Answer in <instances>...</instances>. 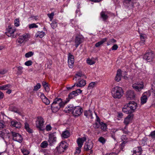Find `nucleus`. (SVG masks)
<instances>
[{
    "label": "nucleus",
    "mask_w": 155,
    "mask_h": 155,
    "mask_svg": "<svg viewBox=\"0 0 155 155\" xmlns=\"http://www.w3.org/2000/svg\"><path fill=\"white\" fill-rule=\"evenodd\" d=\"M111 94L114 98L119 99L123 96L124 92L122 87L116 86L112 89Z\"/></svg>",
    "instance_id": "1"
},
{
    "label": "nucleus",
    "mask_w": 155,
    "mask_h": 155,
    "mask_svg": "<svg viewBox=\"0 0 155 155\" xmlns=\"http://www.w3.org/2000/svg\"><path fill=\"white\" fill-rule=\"evenodd\" d=\"M155 54L153 52L150 50L147 51L143 56V59L148 62H150L153 61L154 58Z\"/></svg>",
    "instance_id": "2"
},
{
    "label": "nucleus",
    "mask_w": 155,
    "mask_h": 155,
    "mask_svg": "<svg viewBox=\"0 0 155 155\" xmlns=\"http://www.w3.org/2000/svg\"><path fill=\"white\" fill-rule=\"evenodd\" d=\"M29 38V35L28 34H25L20 36L16 41L18 45H21L23 43L28 41Z\"/></svg>",
    "instance_id": "3"
},
{
    "label": "nucleus",
    "mask_w": 155,
    "mask_h": 155,
    "mask_svg": "<svg viewBox=\"0 0 155 155\" xmlns=\"http://www.w3.org/2000/svg\"><path fill=\"white\" fill-rule=\"evenodd\" d=\"M86 138L84 137L82 138H78L77 140V142L78 146L76 148L75 153H79L81 152V149L83 144L86 141Z\"/></svg>",
    "instance_id": "4"
},
{
    "label": "nucleus",
    "mask_w": 155,
    "mask_h": 155,
    "mask_svg": "<svg viewBox=\"0 0 155 155\" xmlns=\"http://www.w3.org/2000/svg\"><path fill=\"white\" fill-rule=\"evenodd\" d=\"M137 2V0H124L123 4L127 8H130L134 7V4Z\"/></svg>",
    "instance_id": "5"
},
{
    "label": "nucleus",
    "mask_w": 155,
    "mask_h": 155,
    "mask_svg": "<svg viewBox=\"0 0 155 155\" xmlns=\"http://www.w3.org/2000/svg\"><path fill=\"white\" fill-rule=\"evenodd\" d=\"M67 144L66 142L63 141L59 143V146L57 148V153L58 154L61 153L64 151L67 147Z\"/></svg>",
    "instance_id": "6"
},
{
    "label": "nucleus",
    "mask_w": 155,
    "mask_h": 155,
    "mask_svg": "<svg viewBox=\"0 0 155 155\" xmlns=\"http://www.w3.org/2000/svg\"><path fill=\"white\" fill-rule=\"evenodd\" d=\"M11 133L12 136L13 140H14L19 143L22 142L23 138L20 134L13 131H12Z\"/></svg>",
    "instance_id": "7"
},
{
    "label": "nucleus",
    "mask_w": 155,
    "mask_h": 155,
    "mask_svg": "<svg viewBox=\"0 0 155 155\" xmlns=\"http://www.w3.org/2000/svg\"><path fill=\"white\" fill-rule=\"evenodd\" d=\"M67 104L65 103V100H63L60 98L57 97L54 99L52 104H58L59 107H64Z\"/></svg>",
    "instance_id": "8"
},
{
    "label": "nucleus",
    "mask_w": 155,
    "mask_h": 155,
    "mask_svg": "<svg viewBox=\"0 0 155 155\" xmlns=\"http://www.w3.org/2000/svg\"><path fill=\"white\" fill-rule=\"evenodd\" d=\"M48 137V142L51 146L53 144L56 142L57 138L55 132L49 134Z\"/></svg>",
    "instance_id": "9"
},
{
    "label": "nucleus",
    "mask_w": 155,
    "mask_h": 155,
    "mask_svg": "<svg viewBox=\"0 0 155 155\" xmlns=\"http://www.w3.org/2000/svg\"><path fill=\"white\" fill-rule=\"evenodd\" d=\"M44 119L41 117H38L36 122V126L40 130H42V127L44 124Z\"/></svg>",
    "instance_id": "10"
},
{
    "label": "nucleus",
    "mask_w": 155,
    "mask_h": 155,
    "mask_svg": "<svg viewBox=\"0 0 155 155\" xmlns=\"http://www.w3.org/2000/svg\"><path fill=\"white\" fill-rule=\"evenodd\" d=\"M132 87L136 91H140L143 88V83L142 82H137L133 84Z\"/></svg>",
    "instance_id": "11"
},
{
    "label": "nucleus",
    "mask_w": 155,
    "mask_h": 155,
    "mask_svg": "<svg viewBox=\"0 0 155 155\" xmlns=\"http://www.w3.org/2000/svg\"><path fill=\"white\" fill-rule=\"evenodd\" d=\"M151 95V94L150 91H148L144 92L142 95L141 97L140 101L141 103L142 104L145 103L147 100V98Z\"/></svg>",
    "instance_id": "12"
},
{
    "label": "nucleus",
    "mask_w": 155,
    "mask_h": 155,
    "mask_svg": "<svg viewBox=\"0 0 155 155\" xmlns=\"http://www.w3.org/2000/svg\"><path fill=\"white\" fill-rule=\"evenodd\" d=\"M82 111L83 110L81 107H74L72 114L74 116H78L81 114Z\"/></svg>",
    "instance_id": "13"
},
{
    "label": "nucleus",
    "mask_w": 155,
    "mask_h": 155,
    "mask_svg": "<svg viewBox=\"0 0 155 155\" xmlns=\"http://www.w3.org/2000/svg\"><path fill=\"white\" fill-rule=\"evenodd\" d=\"M83 38L82 36L78 35L76 37L75 39V46L76 48L83 42Z\"/></svg>",
    "instance_id": "14"
},
{
    "label": "nucleus",
    "mask_w": 155,
    "mask_h": 155,
    "mask_svg": "<svg viewBox=\"0 0 155 155\" xmlns=\"http://www.w3.org/2000/svg\"><path fill=\"white\" fill-rule=\"evenodd\" d=\"M136 108V107H123L122 111L126 114H130L134 112Z\"/></svg>",
    "instance_id": "15"
},
{
    "label": "nucleus",
    "mask_w": 155,
    "mask_h": 155,
    "mask_svg": "<svg viewBox=\"0 0 155 155\" xmlns=\"http://www.w3.org/2000/svg\"><path fill=\"white\" fill-rule=\"evenodd\" d=\"M133 114H129L126 118H125L124 121V124L127 126L130 123L133 118Z\"/></svg>",
    "instance_id": "16"
},
{
    "label": "nucleus",
    "mask_w": 155,
    "mask_h": 155,
    "mask_svg": "<svg viewBox=\"0 0 155 155\" xmlns=\"http://www.w3.org/2000/svg\"><path fill=\"white\" fill-rule=\"evenodd\" d=\"M15 31V29L14 28H13L10 27L8 29L7 31L6 32V34L8 37H11L12 36H13V34Z\"/></svg>",
    "instance_id": "17"
},
{
    "label": "nucleus",
    "mask_w": 155,
    "mask_h": 155,
    "mask_svg": "<svg viewBox=\"0 0 155 155\" xmlns=\"http://www.w3.org/2000/svg\"><path fill=\"white\" fill-rule=\"evenodd\" d=\"M93 147V144L91 141L86 142L84 145V149L86 151L91 150Z\"/></svg>",
    "instance_id": "18"
},
{
    "label": "nucleus",
    "mask_w": 155,
    "mask_h": 155,
    "mask_svg": "<svg viewBox=\"0 0 155 155\" xmlns=\"http://www.w3.org/2000/svg\"><path fill=\"white\" fill-rule=\"evenodd\" d=\"M108 12L102 11L100 13V17L104 21H105L108 18Z\"/></svg>",
    "instance_id": "19"
},
{
    "label": "nucleus",
    "mask_w": 155,
    "mask_h": 155,
    "mask_svg": "<svg viewBox=\"0 0 155 155\" xmlns=\"http://www.w3.org/2000/svg\"><path fill=\"white\" fill-rule=\"evenodd\" d=\"M121 71L120 69H119L117 71L115 80L117 82H119L121 80Z\"/></svg>",
    "instance_id": "20"
},
{
    "label": "nucleus",
    "mask_w": 155,
    "mask_h": 155,
    "mask_svg": "<svg viewBox=\"0 0 155 155\" xmlns=\"http://www.w3.org/2000/svg\"><path fill=\"white\" fill-rule=\"evenodd\" d=\"M126 97L127 98L133 99L135 97V94L134 91L129 90L127 91L126 94Z\"/></svg>",
    "instance_id": "21"
},
{
    "label": "nucleus",
    "mask_w": 155,
    "mask_h": 155,
    "mask_svg": "<svg viewBox=\"0 0 155 155\" xmlns=\"http://www.w3.org/2000/svg\"><path fill=\"white\" fill-rule=\"evenodd\" d=\"M11 125L16 128H20L21 126V123L15 120H12L11 122Z\"/></svg>",
    "instance_id": "22"
},
{
    "label": "nucleus",
    "mask_w": 155,
    "mask_h": 155,
    "mask_svg": "<svg viewBox=\"0 0 155 155\" xmlns=\"http://www.w3.org/2000/svg\"><path fill=\"white\" fill-rule=\"evenodd\" d=\"M86 84V81L82 79L76 84V86L78 87H84Z\"/></svg>",
    "instance_id": "23"
},
{
    "label": "nucleus",
    "mask_w": 155,
    "mask_h": 155,
    "mask_svg": "<svg viewBox=\"0 0 155 155\" xmlns=\"http://www.w3.org/2000/svg\"><path fill=\"white\" fill-rule=\"evenodd\" d=\"M137 104L133 101H130L127 103L124 107H137Z\"/></svg>",
    "instance_id": "24"
},
{
    "label": "nucleus",
    "mask_w": 155,
    "mask_h": 155,
    "mask_svg": "<svg viewBox=\"0 0 155 155\" xmlns=\"http://www.w3.org/2000/svg\"><path fill=\"white\" fill-rule=\"evenodd\" d=\"M84 115L88 118H90L91 119L93 118L92 115V112L90 110L85 111L84 112Z\"/></svg>",
    "instance_id": "25"
},
{
    "label": "nucleus",
    "mask_w": 155,
    "mask_h": 155,
    "mask_svg": "<svg viewBox=\"0 0 155 155\" xmlns=\"http://www.w3.org/2000/svg\"><path fill=\"white\" fill-rule=\"evenodd\" d=\"M107 38H105L102 39L100 41L97 43L95 45V46L96 47H98L101 45H102L107 40Z\"/></svg>",
    "instance_id": "26"
},
{
    "label": "nucleus",
    "mask_w": 155,
    "mask_h": 155,
    "mask_svg": "<svg viewBox=\"0 0 155 155\" xmlns=\"http://www.w3.org/2000/svg\"><path fill=\"white\" fill-rule=\"evenodd\" d=\"M45 35V32L41 31H38L35 34V37H39L41 38L43 37Z\"/></svg>",
    "instance_id": "27"
},
{
    "label": "nucleus",
    "mask_w": 155,
    "mask_h": 155,
    "mask_svg": "<svg viewBox=\"0 0 155 155\" xmlns=\"http://www.w3.org/2000/svg\"><path fill=\"white\" fill-rule=\"evenodd\" d=\"M11 85L10 84H5L0 86V90H6L11 88Z\"/></svg>",
    "instance_id": "28"
},
{
    "label": "nucleus",
    "mask_w": 155,
    "mask_h": 155,
    "mask_svg": "<svg viewBox=\"0 0 155 155\" xmlns=\"http://www.w3.org/2000/svg\"><path fill=\"white\" fill-rule=\"evenodd\" d=\"M70 135V133L68 130H66L63 132L62 137L64 138H68Z\"/></svg>",
    "instance_id": "29"
},
{
    "label": "nucleus",
    "mask_w": 155,
    "mask_h": 155,
    "mask_svg": "<svg viewBox=\"0 0 155 155\" xmlns=\"http://www.w3.org/2000/svg\"><path fill=\"white\" fill-rule=\"evenodd\" d=\"M68 61L74 63V56L71 54L70 53H69L68 54Z\"/></svg>",
    "instance_id": "30"
},
{
    "label": "nucleus",
    "mask_w": 155,
    "mask_h": 155,
    "mask_svg": "<svg viewBox=\"0 0 155 155\" xmlns=\"http://www.w3.org/2000/svg\"><path fill=\"white\" fill-rule=\"evenodd\" d=\"M25 128L28 133H31L32 132V130L29 128V125L27 123H25Z\"/></svg>",
    "instance_id": "31"
},
{
    "label": "nucleus",
    "mask_w": 155,
    "mask_h": 155,
    "mask_svg": "<svg viewBox=\"0 0 155 155\" xmlns=\"http://www.w3.org/2000/svg\"><path fill=\"white\" fill-rule=\"evenodd\" d=\"M58 21L56 20H53L50 25L53 29H55L57 26Z\"/></svg>",
    "instance_id": "32"
},
{
    "label": "nucleus",
    "mask_w": 155,
    "mask_h": 155,
    "mask_svg": "<svg viewBox=\"0 0 155 155\" xmlns=\"http://www.w3.org/2000/svg\"><path fill=\"white\" fill-rule=\"evenodd\" d=\"M141 147H135L134 149L133 152L140 154V152L141 151Z\"/></svg>",
    "instance_id": "33"
},
{
    "label": "nucleus",
    "mask_w": 155,
    "mask_h": 155,
    "mask_svg": "<svg viewBox=\"0 0 155 155\" xmlns=\"http://www.w3.org/2000/svg\"><path fill=\"white\" fill-rule=\"evenodd\" d=\"M121 139L123 142L121 144L123 145L125 144L127 141V138L125 135H123L121 137Z\"/></svg>",
    "instance_id": "34"
},
{
    "label": "nucleus",
    "mask_w": 155,
    "mask_h": 155,
    "mask_svg": "<svg viewBox=\"0 0 155 155\" xmlns=\"http://www.w3.org/2000/svg\"><path fill=\"white\" fill-rule=\"evenodd\" d=\"M8 133V131L5 129L0 131V137L3 138V136L5 134Z\"/></svg>",
    "instance_id": "35"
},
{
    "label": "nucleus",
    "mask_w": 155,
    "mask_h": 155,
    "mask_svg": "<svg viewBox=\"0 0 155 155\" xmlns=\"http://www.w3.org/2000/svg\"><path fill=\"white\" fill-rule=\"evenodd\" d=\"M84 74H82L81 72H77L75 74V78H76L75 80H77V79L78 78V80L79 79V78L81 77Z\"/></svg>",
    "instance_id": "36"
},
{
    "label": "nucleus",
    "mask_w": 155,
    "mask_h": 155,
    "mask_svg": "<svg viewBox=\"0 0 155 155\" xmlns=\"http://www.w3.org/2000/svg\"><path fill=\"white\" fill-rule=\"evenodd\" d=\"M68 98H67L65 100V103H67L70 100L73 98L74 96H73V95H72L71 93H70L68 95Z\"/></svg>",
    "instance_id": "37"
},
{
    "label": "nucleus",
    "mask_w": 155,
    "mask_h": 155,
    "mask_svg": "<svg viewBox=\"0 0 155 155\" xmlns=\"http://www.w3.org/2000/svg\"><path fill=\"white\" fill-rule=\"evenodd\" d=\"M21 150L24 155H28L29 153V152L28 150L24 148H22Z\"/></svg>",
    "instance_id": "38"
},
{
    "label": "nucleus",
    "mask_w": 155,
    "mask_h": 155,
    "mask_svg": "<svg viewBox=\"0 0 155 155\" xmlns=\"http://www.w3.org/2000/svg\"><path fill=\"white\" fill-rule=\"evenodd\" d=\"M116 42V40L114 39H111L107 43V45L108 46L110 45L115 43Z\"/></svg>",
    "instance_id": "39"
},
{
    "label": "nucleus",
    "mask_w": 155,
    "mask_h": 155,
    "mask_svg": "<svg viewBox=\"0 0 155 155\" xmlns=\"http://www.w3.org/2000/svg\"><path fill=\"white\" fill-rule=\"evenodd\" d=\"M48 145L47 142L46 141H43L41 144V147L43 148H46Z\"/></svg>",
    "instance_id": "40"
},
{
    "label": "nucleus",
    "mask_w": 155,
    "mask_h": 155,
    "mask_svg": "<svg viewBox=\"0 0 155 155\" xmlns=\"http://www.w3.org/2000/svg\"><path fill=\"white\" fill-rule=\"evenodd\" d=\"M100 125L101 126V129L102 130H105L106 129L107 127L106 124L101 122Z\"/></svg>",
    "instance_id": "41"
},
{
    "label": "nucleus",
    "mask_w": 155,
    "mask_h": 155,
    "mask_svg": "<svg viewBox=\"0 0 155 155\" xmlns=\"http://www.w3.org/2000/svg\"><path fill=\"white\" fill-rule=\"evenodd\" d=\"M34 54V52L32 51H29V52L26 53L25 55V56L26 58H28L33 56Z\"/></svg>",
    "instance_id": "42"
},
{
    "label": "nucleus",
    "mask_w": 155,
    "mask_h": 155,
    "mask_svg": "<svg viewBox=\"0 0 155 155\" xmlns=\"http://www.w3.org/2000/svg\"><path fill=\"white\" fill-rule=\"evenodd\" d=\"M14 24L15 26L18 27L20 25V21L19 18H16L14 20Z\"/></svg>",
    "instance_id": "43"
},
{
    "label": "nucleus",
    "mask_w": 155,
    "mask_h": 155,
    "mask_svg": "<svg viewBox=\"0 0 155 155\" xmlns=\"http://www.w3.org/2000/svg\"><path fill=\"white\" fill-rule=\"evenodd\" d=\"M98 140L103 144H104L106 141V139L103 137H100Z\"/></svg>",
    "instance_id": "44"
},
{
    "label": "nucleus",
    "mask_w": 155,
    "mask_h": 155,
    "mask_svg": "<svg viewBox=\"0 0 155 155\" xmlns=\"http://www.w3.org/2000/svg\"><path fill=\"white\" fill-rule=\"evenodd\" d=\"M43 102L46 105H47L49 104L50 101L49 100L45 97L42 99Z\"/></svg>",
    "instance_id": "45"
},
{
    "label": "nucleus",
    "mask_w": 155,
    "mask_h": 155,
    "mask_svg": "<svg viewBox=\"0 0 155 155\" xmlns=\"http://www.w3.org/2000/svg\"><path fill=\"white\" fill-rule=\"evenodd\" d=\"M96 83L95 82H91L90 83L88 86V89H90L93 88L96 85Z\"/></svg>",
    "instance_id": "46"
},
{
    "label": "nucleus",
    "mask_w": 155,
    "mask_h": 155,
    "mask_svg": "<svg viewBox=\"0 0 155 155\" xmlns=\"http://www.w3.org/2000/svg\"><path fill=\"white\" fill-rule=\"evenodd\" d=\"M140 37L141 41L145 42L146 39V35L143 34H141L140 35Z\"/></svg>",
    "instance_id": "47"
},
{
    "label": "nucleus",
    "mask_w": 155,
    "mask_h": 155,
    "mask_svg": "<svg viewBox=\"0 0 155 155\" xmlns=\"http://www.w3.org/2000/svg\"><path fill=\"white\" fill-rule=\"evenodd\" d=\"M87 63L89 65H92L95 64V62L92 59H88L87 60Z\"/></svg>",
    "instance_id": "48"
},
{
    "label": "nucleus",
    "mask_w": 155,
    "mask_h": 155,
    "mask_svg": "<svg viewBox=\"0 0 155 155\" xmlns=\"http://www.w3.org/2000/svg\"><path fill=\"white\" fill-rule=\"evenodd\" d=\"M41 85L40 84L38 83L34 87V88L33 89L34 91H37L41 87Z\"/></svg>",
    "instance_id": "49"
},
{
    "label": "nucleus",
    "mask_w": 155,
    "mask_h": 155,
    "mask_svg": "<svg viewBox=\"0 0 155 155\" xmlns=\"http://www.w3.org/2000/svg\"><path fill=\"white\" fill-rule=\"evenodd\" d=\"M149 136L153 139H155V130L152 131Z\"/></svg>",
    "instance_id": "50"
},
{
    "label": "nucleus",
    "mask_w": 155,
    "mask_h": 155,
    "mask_svg": "<svg viewBox=\"0 0 155 155\" xmlns=\"http://www.w3.org/2000/svg\"><path fill=\"white\" fill-rule=\"evenodd\" d=\"M47 15L48 17L50 19V21H51L53 18L54 16V13L53 12H51L50 14H48Z\"/></svg>",
    "instance_id": "51"
},
{
    "label": "nucleus",
    "mask_w": 155,
    "mask_h": 155,
    "mask_svg": "<svg viewBox=\"0 0 155 155\" xmlns=\"http://www.w3.org/2000/svg\"><path fill=\"white\" fill-rule=\"evenodd\" d=\"M38 26L36 25L35 23H33L30 24L29 25V28L30 29L32 28H38Z\"/></svg>",
    "instance_id": "52"
},
{
    "label": "nucleus",
    "mask_w": 155,
    "mask_h": 155,
    "mask_svg": "<svg viewBox=\"0 0 155 155\" xmlns=\"http://www.w3.org/2000/svg\"><path fill=\"white\" fill-rule=\"evenodd\" d=\"M32 61L31 60H29L25 62V64L27 66H30L32 64Z\"/></svg>",
    "instance_id": "53"
},
{
    "label": "nucleus",
    "mask_w": 155,
    "mask_h": 155,
    "mask_svg": "<svg viewBox=\"0 0 155 155\" xmlns=\"http://www.w3.org/2000/svg\"><path fill=\"white\" fill-rule=\"evenodd\" d=\"M51 109L53 112H56L58 110L59 108L58 107H51Z\"/></svg>",
    "instance_id": "54"
},
{
    "label": "nucleus",
    "mask_w": 155,
    "mask_h": 155,
    "mask_svg": "<svg viewBox=\"0 0 155 155\" xmlns=\"http://www.w3.org/2000/svg\"><path fill=\"white\" fill-rule=\"evenodd\" d=\"M101 123H98V122H96L93 124V127L95 128H98L100 127Z\"/></svg>",
    "instance_id": "55"
},
{
    "label": "nucleus",
    "mask_w": 155,
    "mask_h": 155,
    "mask_svg": "<svg viewBox=\"0 0 155 155\" xmlns=\"http://www.w3.org/2000/svg\"><path fill=\"white\" fill-rule=\"evenodd\" d=\"M68 66L70 68H72L73 67L74 62H70L69 61H68Z\"/></svg>",
    "instance_id": "56"
},
{
    "label": "nucleus",
    "mask_w": 155,
    "mask_h": 155,
    "mask_svg": "<svg viewBox=\"0 0 155 155\" xmlns=\"http://www.w3.org/2000/svg\"><path fill=\"white\" fill-rule=\"evenodd\" d=\"M118 48V46L117 44L114 45L111 48L112 50H116Z\"/></svg>",
    "instance_id": "57"
},
{
    "label": "nucleus",
    "mask_w": 155,
    "mask_h": 155,
    "mask_svg": "<svg viewBox=\"0 0 155 155\" xmlns=\"http://www.w3.org/2000/svg\"><path fill=\"white\" fill-rule=\"evenodd\" d=\"M72 108H73V107H66L64 110L66 113H69L71 111L70 109H71Z\"/></svg>",
    "instance_id": "58"
},
{
    "label": "nucleus",
    "mask_w": 155,
    "mask_h": 155,
    "mask_svg": "<svg viewBox=\"0 0 155 155\" xmlns=\"http://www.w3.org/2000/svg\"><path fill=\"white\" fill-rule=\"evenodd\" d=\"M5 127L4 124V122L3 121H0V129H1Z\"/></svg>",
    "instance_id": "59"
},
{
    "label": "nucleus",
    "mask_w": 155,
    "mask_h": 155,
    "mask_svg": "<svg viewBox=\"0 0 155 155\" xmlns=\"http://www.w3.org/2000/svg\"><path fill=\"white\" fill-rule=\"evenodd\" d=\"M119 130V129H118L114 128L112 129L111 132L113 134H114L115 133L117 132Z\"/></svg>",
    "instance_id": "60"
},
{
    "label": "nucleus",
    "mask_w": 155,
    "mask_h": 155,
    "mask_svg": "<svg viewBox=\"0 0 155 155\" xmlns=\"http://www.w3.org/2000/svg\"><path fill=\"white\" fill-rule=\"evenodd\" d=\"M7 72V71L5 69H1L0 70V74H3L6 73Z\"/></svg>",
    "instance_id": "61"
},
{
    "label": "nucleus",
    "mask_w": 155,
    "mask_h": 155,
    "mask_svg": "<svg viewBox=\"0 0 155 155\" xmlns=\"http://www.w3.org/2000/svg\"><path fill=\"white\" fill-rule=\"evenodd\" d=\"M51 129V127L50 125H48L46 127V130L47 131H49Z\"/></svg>",
    "instance_id": "62"
},
{
    "label": "nucleus",
    "mask_w": 155,
    "mask_h": 155,
    "mask_svg": "<svg viewBox=\"0 0 155 155\" xmlns=\"http://www.w3.org/2000/svg\"><path fill=\"white\" fill-rule=\"evenodd\" d=\"M17 69L19 71V73L21 74L22 73L21 70L23 69V68L21 66H19L17 67Z\"/></svg>",
    "instance_id": "63"
},
{
    "label": "nucleus",
    "mask_w": 155,
    "mask_h": 155,
    "mask_svg": "<svg viewBox=\"0 0 155 155\" xmlns=\"http://www.w3.org/2000/svg\"><path fill=\"white\" fill-rule=\"evenodd\" d=\"M145 141L143 139L140 141H139V143L142 145H144L145 143Z\"/></svg>",
    "instance_id": "64"
}]
</instances>
